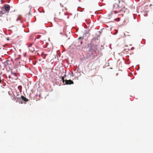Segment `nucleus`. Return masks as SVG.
Returning a JSON list of instances; mask_svg holds the SVG:
<instances>
[{
    "label": "nucleus",
    "mask_w": 153,
    "mask_h": 153,
    "mask_svg": "<svg viewBox=\"0 0 153 153\" xmlns=\"http://www.w3.org/2000/svg\"><path fill=\"white\" fill-rule=\"evenodd\" d=\"M120 20V18H118L115 19H114V20L116 21L117 22L119 21Z\"/></svg>",
    "instance_id": "6"
},
{
    "label": "nucleus",
    "mask_w": 153,
    "mask_h": 153,
    "mask_svg": "<svg viewBox=\"0 0 153 153\" xmlns=\"http://www.w3.org/2000/svg\"><path fill=\"white\" fill-rule=\"evenodd\" d=\"M1 82V77H0V83Z\"/></svg>",
    "instance_id": "9"
},
{
    "label": "nucleus",
    "mask_w": 153,
    "mask_h": 153,
    "mask_svg": "<svg viewBox=\"0 0 153 153\" xmlns=\"http://www.w3.org/2000/svg\"><path fill=\"white\" fill-rule=\"evenodd\" d=\"M65 84L67 85H71L74 84V82L71 79L69 80H65Z\"/></svg>",
    "instance_id": "3"
},
{
    "label": "nucleus",
    "mask_w": 153,
    "mask_h": 153,
    "mask_svg": "<svg viewBox=\"0 0 153 153\" xmlns=\"http://www.w3.org/2000/svg\"><path fill=\"white\" fill-rule=\"evenodd\" d=\"M82 43V41L81 42H80V44H81Z\"/></svg>",
    "instance_id": "10"
},
{
    "label": "nucleus",
    "mask_w": 153,
    "mask_h": 153,
    "mask_svg": "<svg viewBox=\"0 0 153 153\" xmlns=\"http://www.w3.org/2000/svg\"><path fill=\"white\" fill-rule=\"evenodd\" d=\"M2 92H4V91H2Z\"/></svg>",
    "instance_id": "12"
},
{
    "label": "nucleus",
    "mask_w": 153,
    "mask_h": 153,
    "mask_svg": "<svg viewBox=\"0 0 153 153\" xmlns=\"http://www.w3.org/2000/svg\"><path fill=\"white\" fill-rule=\"evenodd\" d=\"M126 3L122 1H119L118 3H115L113 4L112 12L115 13H119L118 15L123 17L124 13L127 10L126 8Z\"/></svg>",
    "instance_id": "1"
},
{
    "label": "nucleus",
    "mask_w": 153,
    "mask_h": 153,
    "mask_svg": "<svg viewBox=\"0 0 153 153\" xmlns=\"http://www.w3.org/2000/svg\"><path fill=\"white\" fill-rule=\"evenodd\" d=\"M6 13L5 12L4 10L1 8V10L0 11V17L2 16L3 15Z\"/></svg>",
    "instance_id": "5"
},
{
    "label": "nucleus",
    "mask_w": 153,
    "mask_h": 153,
    "mask_svg": "<svg viewBox=\"0 0 153 153\" xmlns=\"http://www.w3.org/2000/svg\"><path fill=\"white\" fill-rule=\"evenodd\" d=\"M62 80L63 82H65V79H64V78L63 77V76L62 77Z\"/></svg>",
    "instance_id": "7"
},
{
    "label": "nucleus",
    "mask_w": 153,
    "mask_h": 153,
    "mask_svg": "<svg viewBox=\"0 0 153 153\" xmlns=\"http://www.w3.org/2000/svg\"><path fill=\"white\" fill-rule=\"evenodd\" d=\"M81 39V38H79V39Z\"/></svg>",
    "instance_id": "11"
},
{
    "label": "nucleus",
    "mask_w": 153,
    "mask_h": 153,
    "mask_svg": "<svg viewBox=\"0 0 153 153\" xmlns=\"http://www.w3.org/2000/svg\"><path fill=\"white\" fill-rule=\"evenodd\" d=\"M2 8L6 13H8L10 9V6L8 4H5Z\"/></svg>",
    "instance_id": "2"
},
{
    "label": "nucleus",
    "mask_w": 153,
    "mask_h": 153,
    "mask_svg": "<svg viewBox=\"0 0 153 153\" xmlns=\"http://www.w3.org/2000/svg\"><path fill=\"white\" fill-rule=\"evenodd\" d=\"M32 45H29V46H28V47L29 48V49H30V50L31 51H33L32 50H31V49H30V48L31 47V46Z\"/></svg>",
    "instance_id": "8"
},
{
    "label": "nucleus",
    "mask_w": 153,
    "mask_h": 153,
    "mask_svg": "<svg viewBox=\"0 0 153 153\" xmlns=\"http://www.w3.org/2000/svg\"><path fill=\"white\" fill-rule=\"evenodd\" d=\"M21 98L22 100L25 102H28L29 100H28L27 99L25 98V97L22 95L21 96Z\"/></svg>",
    "instance_id": "4"
}]
</instances>
